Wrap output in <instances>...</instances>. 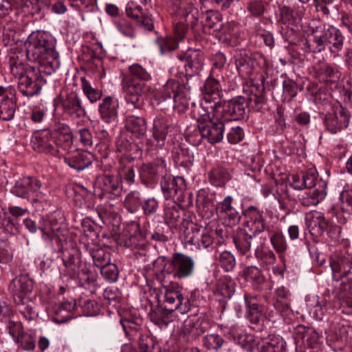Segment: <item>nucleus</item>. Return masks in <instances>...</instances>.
<instances>
[{
  "label": "nucleus",
  "instance_id": "nucleus-1",
  "mask_svg": "<svg viewBox=\"0 0 352 352\" xmlns=\"http://www.w3.org/2000/svg\"><path fill=\"white\" fill-rule=\"evenodd\" d=\"M26 55L29 60L38 63L36 72L34 67L27 69L24 76L17 82V89L24 96L30 98L40 94L45 80L41 72L48 75L54 72L60 65L58 54L52 41L40 32L32 33L25 43Z\"/></svg>",
  "mask_w": 352,
  "mask_h": 352
},
{
  "label": "nucleus",
  "instance_id": "nucleus-2",
  "mask_svg": "<svg viewBox=\"0 0 352 352\" xmlns=\"http://www.w3.org/2000/svg\"><path fill=\"white\" fill-rule=\"evenodd\" d=\"M31 143L34 151L55 155L60 148L67 150L72 146V132L67 124L59 123L52 129L36 131L32 137Z\"/></svg>",
  "mask_w": 352,
  "mask_h": 352
},
{
  "label": "nucleus",
  "instance_id": "nucleus-3",
  "mask_svg": "<svg viewBox=\"0 0 352 352\" xmlns=\"http://www.w3.org/2000/svg\"><path fill=\"white\" fill-rule=\"evenodd\" d=\"M225 121L213 109L197 118L198 129L188 135L189 141L199 145L202 140L214 144L222 141L225 130Z\"/></svg>",
  "mask_w": 352,
  "mask_h": 352
},
{
  "label": "nucleus",
  "instance_id": "nucleus-4",
  "mask_svg": "<svg viewBox=\"0 0 352 352\" xmlns=\"http://www.w3.org/2000/svg\"><path fill=\"white\" fill-rule=\"evenodd\" d=\"M330 266L333 278L336 280L342 279L340 289L343 298L352 296V255L340 253L331 258Z\"/></svg>",
  "mask_w": 352,
  "mask_h": 352
},
{
  "label": "nucleus",
  "instance_id": "nucleus-5",
  "mask_svg": "<svg viewBox=\"0 0 352 352\" xmlns=\"http://www.w3.org/2000/svg\"><path fill=\"white\" fill-rule=\"evenodd\" d=\"M190 88L186 84H180L175 80H169L163 86L160 94L154 96L157 104L161 101L173 98L174 107L178 109L179 111H185L190 102Z\"/></svg>",
  "mask_w": 352,
  "mask_h": 352
},
{
  "label": "nucleus",
  "instance_id": "nucleus-6",
  "mask_svg": "<svg viewBox=\"0 0 352 352\" xmlns=\"http://www.w3.org/2000/svg\"><path fill=\"white\" fill-rule=\"evenodd\" d=\"M180 230L186 244L200 249L207 248L213 243L212 231L197 224L189 219H184L181 223Z\"/></svg>",
  "mask_w": 352,
  "mask_h": 352
},
{
  "label": "nucleus",
  "instance_id": "nucleus-7",
  "mask_svg": "<svg viewBox=\"0 0 352 352\" xmlns=\"http://www.w3.org/2000/svg\"><path fill=\"white\" fill-rule=\"evenodd\" d=\"M195 270V261L183 253H174L164 265L162 274L171 275L175 279H184L191 276Z\"/></svg>",
  "mask_w": 352,
  "mask_h": 352
},
{
  "label": "nucleus",
  "instance_id": "nucleus-8",
  "mask_svg": "<svg viewBox=\"0 0 352 352\" xmlns=\"http://www.w3.org/2000/svg\"><path fill=\"white\" fill-rule=\"evenodd\" d=\"M170 127V125L164 116L160 115L154 118L151 129L153 140L148 139L146 141V149L152 155L166 151L164 146Z\"/></svg>",
  "mask_w": 352,
  "mask_h": 352
},
{
  "label": "nucleus",
  "instance_id": "nucleus-9",
  "mask_svg": "<svg viewBox=\"0 0 352 352\" xmlns=\"http://www.w3.org/2000/svg\"><path fill=\"white\" fill-rule=\"evenodd\" d=\"M210 108L215 111L225 122L238 120L245 116L247 101L243 97L235 98L223 103L217 100Z\"/></svg>",
  "mask_w": 352,
  "mask_h": 352
},
{
  "label": "nucleus",
  "instance_id": "nucleus-10",
  "mask_svg": "<svg viewBox=\"0 0 352 352\" xmlns=\"http://www.w3.org/2000/svg\"><path fill=\"white\" fill-rule=\"evenodd\" d=\"M122 88L126 103L138 109L143 107L144 98L153 92L151 87L147 83L124 78L122 81Z\"/></svg>",
  "mask_w": 352,
  "mask_h": 352
},
{
  "label": "nucleus",
  "instance_id": "nucleus-11",
  "mask_svg": "<svg viewBox=\"0 0 352 352\" xmlns=\"http://www.w3.org/2000/svg\"><path fill=\"white\" fill-rule=\"evenodd\" d=\"M54 106L60 107L63 114L72 119L82 118L87 115L82 98L76 91L60 94L54 99Z\"/></svg>",
  "mask_w": 352,
  "mask_h": 352
},
{
  "label": "nucleus",
  "instance_id": "nucleus-12",
  "mask_svg": "<svg viewBox=\"0 0 352 352\" xmlns=\"http://www.w3.org/2000/svg\"><path fill=\"white\" fill-rule=\"evenodd\" d=\"M210 327L207 316L204 313L188 316L184 321L180 336L188 342L196 340Z\"/></svg>",
  "mask_w": 352,
  "mask_h": 352
},
{
  "label": "nucleus",
  "instance_id": "nucleus-13",
  "mask_svg": "<svg viewBox=\"0 0 352 352\" xmlns=\"http://www.w3.org/2000/svg\"><path fill=\"white\" fill-rule=\"evenodd\" d=\"M42 184L34 177H23L19 179L12 189V192L16 197L27 199L32 204L42 199Z\"/></svg>",
  "mask_w": 352,
  "mask_h": 352
},
{
  "label": "nucleus",
  "instance_id": "nucleus-14",
  "mask_svg": "<svg viewBox=\"0 0 352 352\" xmlns=\"http://www.w3.org/2000/svg\"><path fill=\"white\" fill-rule=\"evenodd\" d=\"M164 302L165 309L169 311H177L182 314L187 313L190 309V302L184 298L181 289L177 285H172L164 287Z\"/></svg>",
  "mask_w": 352,
  "mask_h": 352
},
{
  "label": "nucleus",
  "instance_id": "nucleus-15",
  "mask_svg": "<svg viewBox=\"0 0 352 352\" xmlns=\"http://www.w3.org/2000/svg\"><path fill=\"white\" fill-rule=\"evenodd\" d=\"M244 229L256 236L267 230L266 217L263 210L253 206L248 207L243 212Z\"/></svg>",
  "mask_w": 352,
  "mask_h": 352
},
{
  "label": "nucleus",
  "instance_id": "nucleus-16",
  "mask_svg": "<svg viewBox=\"0 0 352 352\" xmlns=\"http://www.w3.org/2000/svg\"><path fill=\"white\" fill-rule=\"evenodd\" d=\"M160 186L166 199H173L175 201L184 200L186 184L183 177L164 175L162 178Z\"/></svg>",
  "mask_w": 352,
  "mask_h": 352
},
{
  "label": "nucleus",
  "instance_id": "nucleus-17",
  "mask_svg": "<svg viewBox=\"0 0 352 352\" xmlns=\"http://www.w3.org/2000/svg\"><path fill=\"white\" fill-rule=\"evenodd\" d=\"M33 289L32 280L25 274H21L12 279L9 285V290L12 293L15 302L28 301V295Z\"/></svg>",
  "mask_w": 352,
  "mask_h": 352
},
{
  "label": "nucleus",
  "instance_id": "nucleus-18",
  "mask_svg": "<svg viewBox=\"0 0 352 352\" xmlns=\"http://www.w3.org/2000/svg\"><path fill=\"white\" fill-rule=\"evenodd\" d=\"M350 116L348 110L340 106L333 113H327L324 122L326 129L332 134L346 128L349 123Z\"/></svg>",
  "mask_w": 352,
  "mask_h": 352
},
{
  "label": "nucleus",
  "instance_id": "nucleus-19",
  "mask_svg": "<svg viewBox=\"0 0 352 352\" xmlns=\"http://www.w3.org/2000/svg\"><path fill=\"white\" fill-rule=\"evenodd\" d=\"M178 58L181 61L184 62V65L187 76L197 75L204 67V56L200 50L189 49Z\"/></svg>",
  "mask_w": 352,
  "mask_h": 352
},
{
  "label": "nucleus",
  "instance_id": "nucleus-20",
  "mask_svg": "<svg viewBox=\"0 0 352 352\" xmlns=\"http://www.w3.org/2000/svg\"><path fill=\"white\" fill-rule=\"evenodd\" d=\"M166 169V164L162 157H157L150 163L143 164L139 170L140 176L144 184L154 182L160 174H163Z\"/></svg>",
  "mask_w": 352,
  "mask_h": 352
},
{
  "label": "nucleus",
  "instance_id": "nucleus-21",
  "mask_svg": "<svg viewBox=\"0 0 352 352\" xmlns=\"http://www.w3.org/2000/svg\"><path fill=\"white\" fill-rule=\"evenodd\" d=\"M245 318L251 324L250 327L256 331H260L259 322L262 315L263 308L259 304L256 296L245 294Z\"/></svg>",
  "mask_w": 352,
  "mask_h": 352
},
{
  "label": "nucleus",
  "instance_id": "nucleus-22",
  "mask_svg": "<svg viewBox=\"0 0 352 352\" xmlns=\"http://www.w3.org/2000/svg\"><path fill=\"white\" fill-rule=\"evenodd\" d=\"M305 225L310 234L315 238L322 236L329 228L324 216L318 212L306 214Z\"/></svg>",
  "mask_w": 352,
  "mask_h": 352
},
{
  "label": "nucleus",
  "instance_id": "nucleus-23",
  "mask_svg": "<svg viewBox=\"0 0 352 352\" xmlns=\"http://www.w3.org/2000/svg\"><path fill=\"white\" fill-rule=\"evenodd\" d=\"M93 158L94 156L91 153L76 150L67 153L64 157V162L69 167L80 171L91 164Z\"/></svg>",
  "mask_w": 352,
  "mask_h": 352
},
{
  "label": "nucleus",
  "instance_id": "nucleus-24",
  "mask_svg": "<svg viewBox=\"0 0 352 352\" xmlns=\"http://www.w3.org/2000/svg\"><path fill=\"white\" fill-rule=\"evenodd\" d=\"M118 100L112 96H107L99 104L98 112L102 121L106 123L116 122L118 115Z\"/></svg>",
  "mask_w": 352,
  "mask_h": 352
},
{
  "label": "nucleus",
  "instance_id": "nucleus-25",
  "mask_svg": "<svg viewBox=\"0 0 352 352\" xmlns=\"http://www.w3.org/2000/svg\"><path fill=\"white\" fill-rule=\"evenodd\" d=\"M329 27L323 26L314 31L311 41H306L304 43L307 51L313 53H320L328 47Z\"/></svg>",
  "mask_w": 352,
  "mask_h": 352
},
{
  "label": "nucleus",
  "instance_id": "nucleus-26",
  "mask_svg": "<svg viewBox=\"0 0 352 352\" xmlns=\"http://www.w3.org/2000/svg\"><path fill=\"white\" fill-rule=\"evenodd\" d=\"M62 259L67 273L71 278H74L78 274L81 265L79 251L77 248L62 250Z\"/></svg>",
  "mask_w": 352,
  "mask_h": 352
},
{
  "label": "nucleus",
  "instance_id": "nucleus-27",
  "mask_svg": "<svg viewBox=\"0 0 352 352\" xmlns=\"http://www.w3.org/2000/svg\"><path fill=\"white\" fill-rule=\"evenodd\" d=\"M232 197L228 195L216 207L217 212L226 219L230 226L238 224L241 219L239 213L232 205Z\"/></svg>",
  "mask_w": 352,
  "mask_h": 352
},
{
  "label": "nucleus",
  "instance_id": "nucleus-28",
  "mask_svg": "<svg viewBox=\"0 0 352 352\" xmlns=\"http://www.w3.org/2000/svg\"><path fill=\"white\" fill-rule=\"evenodd\" d=\"M142 320L139 316H132L122 318L120 323L126 333V336L133 340L139 341L143 336L146 334H142L141 331V324Z\"/></svg>",
  "mask_w": 352,
  "mask_h": 352
},
{
  "label": "nucleus",
  "instance_id": "nucleus-29",
  "mask_svg": "<svg viewBox=\"0 0 352 352\" xmlns=\"http://www.w3.org/2000/svg\"><path fill=\"white\" fill-rule=\"evenodd\" d=\"M327 184L325 181L319 179L316 187L306 192L300 199L301 204L308 207L317 206L327 195Z\"/></svg>",
  "mask_w": 352,
  "mask_h": 352
},
{
  "label": "nucleus",
  "instance_id": "nucleus-30",
  "mask_svg": "<svg viewBox=\"0 0 352 352\" xmlns=\"http://www.w3.org/2000/svg\"><path fill=\"white\" fill-rule=\"evenodd\" d=\"M126 130L135 138H142L147 132V122L142 116L129 114L126 117Z\"/></svg>",
  "mask_w": 352,
  "mask_h": 352
},
{
  "label": "nucleus",
  "instance_id": "nucleus-31",
  "mask_svg": "<svg viewBox=\"0 0 352 352\" xmlns=\"http://www.w3.org/2000/svg\"><path fill=\"white\" fill-rule=\"evenodd\" d=\"M256 235L252 234L246 230H240L233 236V242L238 252L243 255L246 254L252 246L255 245Z\"/></svg>",
  "mask_w": 352,
  "mask_h": 352
},
{
  "label": "nucleus",
  "instance_id": "nucleus-32",
  "mask_svg": "<svg viewBox=\"0 0 352 352\" xmlns=\"http://www.w3.org/2000/svg\"><path fill=\"white\" fill-rule=\"evenodd\" d=\"M234 60L239 76L248 78L253 72L254 60L245 51H240L234 56Z\"/></svg>",
  "mask_w": 352,
  "mask_h": 352
},
{
  "label": "nucleus",
  "instance_id": "nucleus-33",
  "mask_svg": "<svg viewBox=\"0 0 352 352\" xmlns=\"http://www.w3.org/2000/svg\"><path fill=\"white\" fill-rule=\"evenodd\" d=\"M267 231L269 233L270 243L274 250L279 254L280 258L284 261V254L288 249V244L283 231L278 228L275 229L268 228Z\"/></svg>",
  "mask_w": 352,
  "mask_h": 352
},
{
  "label": "nucleus",
  "instance_id": "nucleus-34",
  "mask_svg": "<svg viewBox=\"0 0 352 352\" xmlns=\"http://www.w3.org/2000/svg\"><path fill=\"white\" fill-rule=\"evenodd\" d=\"M10 96L6 98L0 97V118L3 120H11L14 116L16 110L15 90L10 89Z\"/></svg>",
  "mask_w": 352,
  "mask_h": 352
},
{
  "label": "nucleus",
  "instance_id": "nucleus-35",
  "mask_svg": "<svg viewBox=\"0 0 352 352\" xmlns=\"http://www.w3.org/2000/svg\"><path fill=\"white\" fill-rule=\"evenodd\" d=\"M203 92L206 103L212 101H213V103L217 102V100H219L222 95V89L219 82L212 76H209L204 83Z\"/></svg>",
  "mask_w": 352,
  "mask_h": 352
},
{
  "label": "nucleus",
  "instance_id": "nucleus-36",
  "mask_svg": "<svg viewBox=\"0 0 352 352\" xmlns=\"http://www.w3.org/2000/svg\"><path fill=\"white\" fill-rule=\"evenodd\" d=\"M315 69L323 80L335 85L342 76V73L339 69L336 66L329 63H323L320 66L316 65Z\"/></svg>",
  "mask_w": 352,
  "mask_h": 352
},
{
  "label": "nucleus",
  "instance_id": "nucleus-37",
  "mask_svg": "<svg viewBox=\"0 0 352 352\" xmlns=\"http://www.w3.org/2000/svg\"><path fill=\"white\" fill-rule=\"evenodd\" d=\"M258 345V352H283L284 348L282 338L276 335L262 338Z\"/></svg>",
  "mask_w": 352,
  "mask_h": 352
},
{
  "label": "nucleus",
  "instance_id": "nucleus-38",
  "mask_svg": "<svg viewBox=\"0 0 352 352\" xmlns=\"http://www.w3.org/2000/svg\"><path fill=\"white\" fill-rule=\"evenodd\" d=\"M328 48L333 54V57L339 56V52L342 50L344 37L340 32L333 27H329Z\"/></svg>",
  "mask_w": 352,
  "mask_h": 352
},
{
  "label": "nucleus",
  "instance_id": "nucleus-39",
  "mask_svg": "<svg viewBox=\"0 0 352 352\" xmlns=\"http://www.w3.org/2000/svg\"><path fill=\"white\" fill-rule=\"evenodd\" d=\"M232 177L231 172L227 167L219 166L212 168L209 173V180L215 186H221Z\"/></svg>",
  "mask_w": 352,
  "mask_h": 352
},
{
  "label": "nucleus",
  "instance_id": "nucleus-40",
  "mask_svg": "<svg viewBox=\"0 0 352 352\" xmlns=\"http://www.w3.org/2000/svg\"><path fill=\"white\" fill-rule=\"evenodd\" d=\"M100 182L104 192L113 194L116 196L120 195L122 186L120 179L118 176L104 175L101 176Z\"/></svg>",
  "mask_w": 352,
  "mask_h": 352
},
{
  "label": "nucleus",
  "instance_id": "nucleus-41",
  "mask_svg": "<svg viewBox=\"0 0 352 352\" xmlns=\"http://www.w3.org/2000/svg\"><path fill=\"white\" fill-rule=\"evenodd\" d=\"M175 19L173 21V32L175 37L177 41H182L184 38L185 35L188 31V25L193 28L197 23V19L192 24L186 21V18L182 14H179L178 11H174Z\"/></svg>",
  "mask_w": 352,
  "mask_h": 352
},
{
  "label": "nucleus",
  "instance_id": "nucleus-42",
  "mask_svg": "<svg viewBox=\"0 0 352 352\" xmlns=\"http://www.w3.org/2000/svg\"><path fill=\"white\" fill-rule=\"evenodd\" d=\"M3 40L6 45H12L20 41V28L17 23L8 21L4 25Z\"/></svg>",
  "mask_w": 352,
  "mask_h": 352
},
{
  "label": "nucleus",
  "instance_id": "nucleus-43",
  "mask_svg": "<svg viewBox=\"0 0 352 352\" xmlns=\"http://www.w3.org/2000/svg\"><path fill=\"white\" fill-rule=\"evenodd\" d=\"M170 1L175 8L174 11H178L179 14L185 16L186 21L193 25L195 16L193 13L192 4L190 0H170Z\"/></svg>",
  "mask_w": 352,
  "mask_h": 352
},
{
  "label": "nucleus",
  "instance_id": "nucleus-44",
  "mask_svg": "<svg viewBox=\"0 0 352 352\" xmlns=\"http://www.w3.org/2000/svg\"><path fill=\"white\" fill-rule=\"evenodd\" d=\"M243 274L245 280L250 282L255 289H262L265 278L258 268L249 266L244 270Z\"/></svg>",
  "mask_w": 352,
  "mask_h": 352
},
{
  "label": "nucleus",
  "instance_id": "nucleus-45",
  "mask_svg": "<svg viewBox=\"0 0 352 352\" xmlns=\"http://www.w3.org/2000/svg\"><path fill=\"white\" fill-rule=\"evenodd\" d=\"M234 293V281L226 276L219 278L216 283L215 294L221 296L223 298L230 299Z\"/></svg>",
  "mask_w": 352,
  "mask_h": 352
},
{
  "label": "nucleus",
  "instance_id": "nucleus-46",
  "mask_svg": "<svg viewBox=\"0 0 352 352\" xmlns=\"http://www.w3.org/2000/svg\"><path fill=\"white\" fill-rule=\"evenodd\" d=\"M290 300L273 299V307L275 311L267 308L265 311V316L270 320L274 319L278 314H287L290 311Z\"/></svg>",
  "mask_w": 352,
  "mask_h": 352
},
{
  "label": "nucleus",
  "instance_id": "nucleus-47",
  "mask_svg": "<svg viewBox=\"0 0 352 352\" xmlns=\"http://www.w3.org/2000/svg\"><path fill=\"white\" fill-rule=\"evenodd\" d=\"M129 75L125 77L124 79L134 80L138 82L141 81L143 83H146L151 80V75L138 63H135L129 67Z\"/></svg>",
  "mask_w": 352,
  "mask_h": 352
},
{
  "label": "nucleus",
  "instance_id": "nucleus-48",
  "mask_svg": "<svg viewBox=\"0 0 352 352\" xmlns=\"http://www.w3.org/2000/svg\"><path fill=\"white\" fill-rule=\"evenodd\" d=\"M38 228L42 232L43 239L45 241L49 243H52L54 240H56L57 242L60 241L59 237L56 234V230H57L58 228H54L50 221L42 219L39 221Z\"/></svg>",
  "mask_w": 352,
  "mask_h": 352
},
{
  "label": "nucleus",
  "instance_id": "nucleus-49",
  "mask_svg": "<svg viewBox=\"0 0 352 352\" xmlns=\"http://www.w3.org/2000/svg\"><path fill=\"white\" fill-rule=\"evenodd\" d=\"M142 199L140 192L133 190L127 194L124 204L128 212L135 213L142 207Z\"/></svg>",
  "mask_w": 352,
  "mask_h": 352
},
{
  "label": "nucleus",
  "instance_id": "nucleus-50",
  "mask_svg": "<svg viewBox=\"0 0 352 352\" xmlns=\"http://www.w3.org/2000/svg\"><path fill=\"white\" fill-rule=\"evenodd\" d=\"M172 154L174 162L181 166H186L193 161V156L188 148L179 145L173 148Z\"/></svg>",
  "mask_w": 352,
  "mask_h": 352
},
{
  "label": "nucleus",
  "instance_id": "nucleus-51",
  "mask_svg": "<svg viewBox=\"0 0 352 352\" xmlns=\"http://www.w3.org/2000/svg\"><path fill=\"white\" fill-rule=\"evenodd\" d=\"M100 273L102 276L109 283H115L119 276V271L116 264L109 263L107 265H102Z\"/></svg>",
  "mask_w": 352,
  "mask_h": 352
},
{
  "label": "nucleus",
  "instance_id": "nucleus-52",
  "mask_svg": "<svg viewBox=\"0 0 352 352\" xmlns=\"http://www.w3.org/2000/svg\"><path fill=\"white\" fill-rule=\"evenodd\" d=\"M318 181L316 170L315 169H309L302 175V184L301 186H296V188L298 190L304 188H315Z\"/></svg>",
  "mask_w": 352,
  "mask_h": 352
},
{
  "label": "nucleus",
  "instance_id": "nucleus-53",
  "mask_svg": "<svg viewBox=\"0 0 352 352\" xmlns=\"http://www.w3.org/2000/svg\"><path fill=\"white\" fill-rule=\"evenodd\" d=\"M221 15L218 12H212L206 16V20L204 23V30H212L214 32H217L221 27Z\"/></svg>",
  "mask_w": 352,
  "mask_h": 352
},
{
  "label": "nucleus",
  "instance_id": "nucleus-54",
  "mask_svg": "<svg viewBox=\"0 0 352 352\" xmlns=\"http://www.w3.org/2000/svg\"><path fill=\"white\" fill-rule=\"evenodd\" d=\"M138 342L140 352H161L160 345L148 335L143 336Z\"/></svg>",
  "mask_w": 352,
  "mask_h": 352
},
{
  "label": "nucleus",
  "instance_id": "nucleus-55",
  "mask_svg": "<svg viewBox=\"0 0 352 352\" xmlns=\"http://www.w3.org/2000/svg\"><path fill=\"white\" fill-rule=\"evenodd\" d=\"M246 101L247 107L248 106L257 111H261L265 104V98L263 90L258 91L256 94H250Z\"/></svg>",
  "mask_w": 352,
  "mask_h": 352
},
{
  "label": "nucleus",
  "instance_id": "nucleus-56",
  "mask_svg": "<svg viewBox=\"0 0 352 352\" xmlns=\"http://www.w3.org/2000/svg\"><path fill=\"white\" fill-rule=\"evenodd\" d=\"M173 311H169L165 309V306L158 307H157L151 314V320L157 324L160 323L167 324L170 320L171 318L169 316Z\"/></svg>",
  "mask_w": 352,
  "mask_h": 352
},
{
  "label": "nucleus",
  "instance_id": "nucleus-57",
  "mask_svg": "<svg viewBox=\"0 0 352 352\" xmlns=\"http://www.w3.org/2000/svg\"><path fill=\"white\" fill-rule=\"evenodd\" d=\"M246 9L254 17H260L265 12L266 8L263 0H250L246 3Z\"/></svg>",
  "mask_w": 352,
  "mask_h": 352
},
{
  "label": "nucleus",
  "instance_id": "nucleus-58",
  "mask_svg": "<svg viewBox=\"0 0 352 352\" xmlns=\"http://www.w3.org/2000/svg\"><path fill=\"white\" fill-rule=\"evenodd\" d=\"M91 256L95 265L99 268L102 265H107L110 263V255L104 249L96 248L91 252Z\"/></svg>",
  "mask_w": 352,
  "mask_h": 352
},
{
  "label": "nucleus",
  "instance_id": "nucleus-59",
  "mask_svg": "<svg viewBox=\"0 0 352 352\" xmlns=\"http://www.w3.org/2000/svg\"><path fill=\"white\" fill-rule=\"evenodd\" d=\"M339 199L342 211L352 215V190H343L340 194Z\"/></svg>",
  "mask_w": 352,
  "mask_h": 352
},
{
  "label": "nucleus",
  "instance_id": "nucleus-60",
  "mask_svg": "<svg viewBox=\"0 0 352 352\" xmlns=\"http://www.w3.org/2000/svg\"><path fill=\"white\" fill-rule=\"evenodd\" d=\"M82 88L87 98L91 102H96L102 97V91L94 88L90 83L85 79H82Z\"/></svg>",
  "mask_w": 352,
  "mask_h": 352
},
{
  "label": "nucleus",
  "instance_id": "nucleus-61",
  "mask_svg": "<svg viewBox=\"0 0 352 352\" xmlns=\"http://www.w3.org/2000/svg\"><path fill=\"white\" fill-rule=\"evenodd\" d=\"M218 260L221 267L226 272L232 271L235 267V258L233 254L228 251L222 252L219 254Z\"/></svg>",
  "mask_w": 352,
  "mask_h": 352
},
{
  "label": "nucleus",
  "instance_id": "nucleus-62",
  "mask_svg": "<svg viewBox=\"0 0 352 352\" xmlns=\"http://www.w3.org/2000/svg\"><path fill=\"white\" fill-rule=\"evenodd\" d=\"M115 25L118 31L124 36L133 38L135 36L133 24L125 19H121L115 22Z\"/></svg>",
  "mask_w": 352,
  "mask_h": 352
},
{
  "label": "nucleus",
  "instance_id": "nucleus-63",
  "mask_svg": "<svg viewBox=\"0 0 352 352\" xmlns=\"http://www.w3.org/2000/svg\"><path fill=\"white\" fill-rule=\"evenodd\" d=\"M160 207L159 201L155 197H148L142 201L141 208L144 214L150 216L155 214Z\"/></svg>",
  "mask_w": 352,
  "mask_h": 352
},
{
  "label": "nucleus",
  "instance_id": "nucleus-64",
  "mask_svg": "<svg viewBox=\"0 0 352 352\" xmlns=\"http://www.w3.org/2000/svg\"><path fill=\"white\" fill-rule=\"evenodd\" d=\"M223 342V339L217 334L207 335L203 339V344L208 349L218 350Z\"/></svg>",
  "mask_w": 352,
  "mask_h": 352
}]
</instances>
